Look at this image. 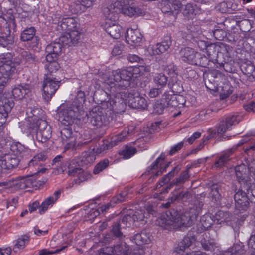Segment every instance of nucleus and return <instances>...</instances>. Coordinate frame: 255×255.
<instances>
[{
  "label": "nucleus",
  "mask_w": 255,
  "mask_h": 255,
  "mask_svg": "<svg viewBox=\"0 0 255 255\" xmlns=\"http://www.w3.org/2000/svg\"><path fill=\"white\" fill-rule=\"evenodd\" d=\"M137 152L135 147L126 146L123 150L119 152V154L124 159H128L134 155Z\"/></svg>",
  "instance_id": "nucleus-55"
},
{
  "label": "nucleus",
  "mask_w": 255,
  "mask_h": 255,
  "mask_svg": "<svg viewBox=\"0 0 255 255\" xmlns=\"http://www.w3.org/2000/svg\"><path fill=\"white\" fill-rule=\"evenodd\" d=\"M15 69V64H0V86L3 88L6 86Z\"/></svg>",
  "instance_id": "nucleus-21"
},
{
  "label": "nucleus",
  "mask_w": 255,
  "mask_h": 255,
  "mask_svg": "<svg viewBox=\"0 0 255 255\" xmlns=\"http://www.w3.org/2000/svg\"><path fill=\"white\" fill-rule=\"evenodd\" d=\"M109 164V161L108 159H105L100 161L96 165L93 170V173L97 174L106 169Z\"/></svg>",
  "instance_id": "nucleus-60"
},
{
  "label": "nucleus",
  "mask_w": 255,
  "mask_h": 255,
  "mask_svg": "<svg viewBox=\"0 0 255 255\" xmlns=\"http://www.w3.org/2000/svg\"><path fill=\"white\" fill-rule=\"evenodd\" d=\"M132 240L138 246L148 244L151 241L150 234L143 230L132 237Z\"/></svg>",
  "instance_id": "nucleus-37"
},
{
  "label": "nucleus",
  "mask_w": 255,
  "mask_h": 255,
  "mask_svg": "<svg viewBox=\"0 0 255 255\" xmlns=\"http://www.w3.org/2000/svg\"><path fill=\"white\" fill-rule=\"evenodd\" d=\"M68 174L70 176L77 177L74 180L76 184H80L81 182L87 180L90 177V174L84 172L81 168H73L69 167Z\"/></svg>",
  "instance_id": "nucleus-32"
},
{
  "label": "nucleus",
  "mask_w": 255,
  "mask_h": 255,
  "mask_svg": "<svg viewBox=\"0 0 255 255\" xmlns=\"http://www.w3.org/2000/svg\"><path fill=\"white\" fill-rule=\"evenodd\" d=\"M62 190L60 189L55 191L53 196L48 197L45 199L39 207V213L43 214L48 209L49 205L52 206L53 204L59 198Z\"/></svg>",
  "instance_id": "nucleus-34"
},
{
  "label": "nucleus",
  "mask_w": 255,
  "mask_h": 255,
  "mask_svg": "<svg viewBox=\"0 0 255 255\" xmlns=\"http://www.w3.org/2000/svg\"><path fill=\"white\" fill-rule=\"evenodd\" d=\"M231 214L228 212H224L223 211H218L213 216L215 223L216 224H221L225 222L229 221L230 219Z\"/></svg>",
  "instance_id": "nucleus-42"
},
{
  "label": "nucleus",
  "mask_w": 255,
  "mask_h": 255,
  "mask_svg": "<svg viewBox=\"0 0 255 255\" xmlns=\"http://www.w3.org/2000/svg\"><path fill=\"white\" fill-rule=\"evenodd\" d=\"M241 120V117L238 114H229L225 115L221 119L218 125V132L223 134L231 130Z\"/></svg>",
  "instance_id": "nucleus-10"
},
{
  "label": "nucleus",
  "mask_w": 255,
  "mask_h": 255,
  "mask_svg": "<svg viewBox=\"0 0 255 255\" xmlns=\"http://www.w3.org/2000/svg\"><path fill=\"white\" fill-rule=\"evenodd\" d=\"M20 161V158L15 154L8 155L4 159L0 160V167L1 169H11L16 168Z\"/></svg>",
  "instance_id": "nucleus-27"
},
{
  "label": "nucleus",
  "mask_w": 255,
  "mask_h": 255,
  "mask_svg": "<svg viewBox=\"0 0 255 255\" xmlns=\"http://www.w3.org/2000/svg\"><path fill=\"white\" fill-rule=\"evenodd\" d=\"M128 102L129 105L134 109L143 110L147 107L146 100L140 96L135 89H128Z\"/></svg>",
  "instance_id": "nucleus-16"
},
{
  "label": "nucleus",
  "mask_w": 255,
  "mask_h": 255,
  "mask_svg": "<svg viewBox=\"0 0 255 255\" xmlns=\"http://www.w3.org/2000/svg\"><path fill=\"white\" fill-rule=\"evenodd\" d=\"M110 110L100 107H95L87 113L88 121L97 128L107 126L112 119Z\"/></svg>",
  "instance_id": "nucleus-5"
},
{
  "label": "nucleus",
  "mask_w": 255,
  "mask_h": 255,
  "mask_svg": "<svg viewBox=\"0 0 255 255\" xmlns=\"http://www.w3.org/2000/svg\"><path fill=\"white\" fill-rule=\"evenodd\" d=\"M48 127L51 128L50 126L48 124L45 120L42 119L38 120L36 124H32V126L30 127V128H32V131H31L30 132L42 131L48 128Z\"/></svg>",
  "instance_id": "nucleus-46"
},
{
  "label": "nucleus",
  "mask_w": 255,
  "mask_h": 255,
  "mask_svg": "<svg viewBox=\"0 0 255 255\" xmlns=\"http://www.w3.org/2000/svg\"><path fill=\"white\" fill-rule=\"evenodd\" d=\"M105 30L114 39L119 38L123 33L122 27L116 23V21H106Z\"/></svg>",
  "instance_id": "nucleus-26"
},
{
  "label": "nucleus",
  "mask_w": 255,
  "mask_h": 255,
  "mask_svg": "<svg viewBox=\"0 0 255 255\" xmlns=\"http://www.w3.org/2000/svg\"><path fill=\"white\" fill-rule=\"evenodd\" d=\"M70 10L73 14H78L84 12L86 9L80 0H77L72 2L70 5Z\"/></svg>",
  "instance_id": "nucleus-50"
},
{
  "label": "nucleus",
  "mask_w": 255,
  "mask_h": 255,
  "mask_svg": "<svg viewBox=\"0 0 255 255\" xmlns=\"http://www.w3.org/2000/svg\"><path fill=\"white\" fill-rule=\"evenodd\" d=\"M127 42L134 46L139 45L142 39V35L138 29H128L125 35Z\"/></svg>",
  "instance_id": "nucleus-25"
},
{
  "label": "nucleus",
  "mask_w": 255,
  "mask_h": 255,
  "mask_svg": "<svg viewBox=\"0 0 255 255\" xmlns=\"http://www.w3.org/2000/svg\"><path fill=\"white\" fill-rule=\"evenodd\" d=\"M52 136L51 128L46 129L42 131H36L35 134L36 140L39 143H44L48 141Z\"/></svg>",
  "instance_id": "nucleus-41"
},
{
  "label": "nucleus",
  "mask_w": 255,
  "mask_h": 255,
  "mask_svg": "<svg viewBox=\"0 0 255 255\" xmlns=\"http://www.w3.org/2000/svg\"><path fill=\"white\" fill-rule=\"evenodd\" d=\"M77 33H73L70 35L63 34L59 39L52 42L47 45L45 48L46 53H53L58 56L61 53L63 46H76L79 38Z\"/></svg>",
  "instance_id": "nucleus-6"
},
{
  "label": "nucleus",
  "mask_w": 255,
  "mask_h": 255,
  "mask_svg": "<svg viewBox=\"0 0 255 255\" xmlns=\"http://www.w3.org/2000/svg\"><path fill=\"white\" fill-rule=\"evenodd\" d=\"M127 0L128 3L122 6L123 8L121 12H123L124 14H127L130 17H131L134 15L137 14L138 9L134 7L129 6V0Z\"/></svg>",
  "instance_id": "nucleus-57"
},
{
  "label": "nucleus",
  "mask_w": 255,
  "mask_h": 255,
  "mask_svg": "<svg viewBox=\"0 0 255 255\" xmlns=\"http://www.w3.org/2000/svg\"><path fill=\"white\" fill-rule=\"evenodd\" d=\"M126 227H128V224L126 225V222H124L123 217L114 222L110 232L105 236V242L110 243L113 240L121 241L124 239L125 235L122 230Z\"/></svg>",
  "instance_id": "nucleus-12"
},
{
  "label": "nucleus",
  "mask_w": 255,
  "mask_h": 255,
  "mask_svg": "<svg viewBox=\"0 0 255 255\" xmlns=\"http://www.w3.org/2000/svg\"><path fill=\"white\" fill-rule=\"evenodd\" d=\"M110 86V98L107 110H110L112 114L114 112L117 113L124 112L127 107V98L128 99V90L127 91L109 85Z\"/></svg>",
  "instance_id": "nucleus-4"
},
{
  "label": "nucleus",
  "mask_w": 255,
  "mask_h": 255,
  "mask_svg": "<svg viewBox=\"0 0 255 255\" xmlns=\"http://www.w3.org/2000/svg\"><path fill=\"white\" fill-rule=\"evenodd\" d=\"M203 205L202 201H197L192 207L185 211H178L174 208L170 209L157 220L158 224L168 230L190 227L197 220Z\"/></svg>",
  "instance_id": "nucleus-1"
},
{
  "label": "nucleus",
  "mask_w": 255,
  "mask_h": 255,
  "mask_svg": "<svg viewBox=\"0 0 255 255\" xmlns=\"http://www.w3.org/2000/svg\"><path fill=\"white\" fill-rule=\"evenodd\" d=\"M47 158L46 155L44 153H40L34 156L33 158L28 162V166H34L40 164L41 162L44 161Z\"/></svg>",
  "instance_id": "nucleus-56"
},
{
  "label": "nucleus",
  "mask_w": 255,
  "mask_h": 255,
  "mask_svg": "<svg viewBox=\"0 0 255 255\" xmlns=\"http://www.w3.org/2000/svg\"><path fill=\"white\" fill-rule=\"evenodd\" d=\"M3 184L15 190L24 189L26 188L37 186V181L33 175L19 176L15 178L9 179L3 182Z\"/></svg>",
  "instance_id": "nucleus-7"
},
{
  "label": "nucleus",
  "mask_w": 255,
  "mask_h": 255,
  "mask_svg": "<svg viewBox=\"0 0 255 255\" xmlns=\"http://www.w3.org/2000/svg\"><path fill=\"white\" fill-rule=\"evenodd\" d=\"M14 42V37L8 29L0 30V45L3 47H8Z\"/></svg>",
  "instance_id": "nucleus-35"
},
{
  "label": "nucleus",
  "mask_w": 255,
  "mask_h": 255,
  "mask_svg": "<svg viewBox=\"0 0 255 255\" xmlns=\"http://www.w3.org/2000/svg\"><path fill=\"white\" fill-rule=\"evenodd\" d=\"M196 51L190 47H185L182 49L180 52L182 60L190 64L191 61L195 54Z\"/></svg>",
  "instance_id": "nucleus-44"
},
{
  "label": "nucleus",
  "mask_w": 255,
  "mask_h": 255,
  "mask_svg": "<svg viewBox=\"0 0 255 255\" xmlns=\"http://www.w3.org/2000/svg\"><path fill=\"white\" fill-rule=\"evenodd\" d=\"M168 78L164 73H156L153 77V82L161 88L165 87L168 83Z\"/></svg>",
  "instance_id": "nucleus-45"
},
{
  "label": "nucleus",
  "mask_w": 255,
  "mask_h": 255,
  "mask_svg": "<svg viewBox=\"0 0 255 255\" xmlns=\"http://www.w3.org/2000/svg\"><path fill=\"white\" fill-rule=\"evenodd\" d=\"M31 93V86L28 84H20L15 86L12 91L15 99L21 100L29 97Z\"/></svg>",
  "instance_id": "nucleus-23"
},
{
  "label": "nucleus",
  "mask_w": 255,
  "mask_h": 255,
  "mask_svg": "<svg viewBox=\"0 0 255 255\" xmlns=\"http://www.w3.org/2000/svg\"><path fill=\"white\" fill-rule=\"evenodd\" d=\"M174 98L171 96L169 94L164 93L162 97L157 100L153 106V113L156 114H162L169 106H174L171 102L172 99Z\"/></svg>",
  "instance_id": "nucleus-18"
},
{
  "label": "nucleus",
  "mask_w": 255,
  "mask_h": 255,
  "mask_svg": "<svg viewBox=\"0 0 255 255\" xmlns=\"http://www.w3.org/2000/svg\"><path fill=\"white\" fill-rule=\"evenodd\" d=\"M126 136L122 131L120 134L116 135L111 138L110 144L112 145V147L116 145L118 143L124 141L126 139Z\"/></svg>",
  "instance_id": "nucleus-63"
},
{
  "label": "nucleus",
  "mask_w": 255,
  "mask_h": 255,
  "mask_svg": "<svg viewBox=\"0 0 255 255\" xmlns=\"http://www.w3.org/2000/svg\"><path fill=\"white\" fill-rule=\"evenodd\" d=\"M136 70L132 68L118 69L112 72L106 71L104 73L100 72L99 75L102 82L127 91L131 86V81L134 78V71Z\"/></svg>",
  "instance_id": "nucleus-2"
},
{
  "label": "nucleus",
  "mask_w": 255,
  "mask_h": 255,
  "mask_svg": "<svg viewBox=\"0 0 255 255\" xmlns=\"http://www.w3.org/2000/svg\"><path fill=\"white\" fill-rule=\"evenodd\" d=\"M200 43L201 44H203V47L202 48L206 49L207 51L209 49H211L212 48L213 49L217 48H218V52H220L227 55V54H229V53L232 50L231 47L222 42L219 43L218 45L217 46H215L214 44H212L207 45L205 41H201Z\"/></svg>",
  "instance_id": "nucleus-38"
},
{
  "label": "nucleus",
  "mask_w": 255,
  "mask_h": 255,
  "mask_svg": "<svg viewBox=\"0 0 255 255\" xmlns=\"http://www.w3.org/2000/svg\"><path fill=\"white\" fill-rule=\"evenodd\" d=\"M123 221L128 227H130L132 223L135 226L140 227L144 225L146 221L145 220L144 212L141 211H136L132 216L127 214L123 216Z\"/></svg>",
  "instance_id": "nucleus-20"
},
{
  "label": "nucleus",
  "mask_w": 255,
  "mask_h": 255,
  "mask_svg": "<svg viewBox=\"0 0 255 255\" xmlns=\"http://www.w3.org/2000/svg\"><path fill=\"white\" fill-rule=\"evenodd\" d=\"M194 12V7L191 3L186 4L183 9V14L185 16L191 17Z\"/></svg>",
  "instance_id": "nucleus-64"
},
{
  "label": "nucleus",
  "mask_w": 255,
  "mask_h": 255,
  "mask_svg": "<svg viewBox=\"0 0 255 255\" xmlns=\"http://www.w3.org/2000/svg\"><path fill=\"white\" fill-rule=\"evenodd\" d=\"M181 169V165H177V166H175L171 171L162 177V178L158 181V184L160 187H161L166 183H168L175 175L178 173Z\"/></svg>",
  "instance_id": "nucleus-40"
},
{
  "label": "nucleus",
  "mask_w": 255,
  "mask_h": 255,
  "mask_svg": "<svg viewBox=\"0 0 255 255\" xmlns=\"http://www.w3.org/2000/svg\"><path fill=\"white\" fill-rule=\"evenodd\" d=\"M129 246L126 243L117 245L114 247H105L101 248L98 255H142V251L129 252Z\"/></svg>",
  "instance_id": "nucleus-8"
},
{
  "label": "nucleus",
  "mask_w": 255,
  "mask_h": 255,
  "mask_svg": "<svg viewBox=\"0 0 255 255\" xmlns=\"http://www.w3.org/2000/svg\"><path fill=\"white\" fill-rule=\"evenodd\" d=\"M171 194L174 202L185 201L188 199L189 193L188 192L181 191L179 189H175Z\"/></svg>",
  "instance_id": "nucleus-47"
},
{
  "label": "nucleus",
  "mask_w": 255,
  "mask_h": 255,
  "mask_svg": "<svg viewBox=\"0 0 255 255\" xmlns=\"http://www.w3.org/2000/svg\"><path fill=\"white\" fill-rule=\"evenodd\" d=\"M13 59V55L11 53L2 54L0 55V64H15Z\"/></svg>",
  "instance_id": "nucleus-62"
},
{
  "label": "nucleus",
  "mask_w": 255,
  "mask_h": 255,
  "mask_svg": "<svg viewBox=\"0 0 255 255\" xmlns=\"http://www.w3.org/2000/svg\"><path fill=\"white\" fill-rule=\"evenodd\" d=\"M245 252L243 243L239 242L234 244L228 251H225L223 255H243Z\"/></svg>",
  "instance_id": "nucleus-39"
},
{
  "label": "nucleus",
  "mask_w": 255,
  "mask_h": 255,
  "mask_svg": "<svg viewBox=\"0 0 255 255\" xmlns=\"http://www.w3.org/2000/svg\"><path fill=\"white\" fill-rule=\"evenodd\" d=\"M240 69L245 75L250 77V74L253 73L255 69V66L251 61H246L242 63Z\"/></svg>",
  "instance_id": "nucleus-51"
},
{
  "label": "nucleus",
  "mask_w": 255,
  "mask_h": 255,
  "mask_svg": "<svg viewBox=\"0 0 255 255\" xmlns=\"http://www.w3.org/2000/svg\"><path fill=\"white\" fill-rule=\"evenodd\" d=\"M213 36L218 40H224L227 36V32L220 27L212 30Z\"/></svg>",
  "instance_id": "nucleus-58"
},
{
  "label": "nucleus",
  "mask_w": 255,
  "mask_h": 255,
  "mask_svg": "<svg viewBox=\"0 0 255 255\" xmlns=\"http://www.w3.org/2000/svg\"><path fill=\"white\" fill-rule=\"evenodd\" d=\"M200 242L202 247L207 251L213 252L218 247L217 244L215 240L210 238L209 232H205L202 235V238Z\"/></svg>",
  "instance_id": "nucleus-33"
},
{
  "label": "nucleus",
  "mask_w": 255,
  "mask_h": 255,
  "mask_svg": "<svg viewBox=\"0 0 255 255\" xmlns=\"http://www.w3.org/2000/svg\"><path fill=\"white\" fill-rule=\"evenodd\" d=\"M245 191L242 188L234 195L235 208L240 212L246 211L249 205V199Z\"/></svg>",
  "instance_id": "nucleus-22"
},
{
  "label": "nucleus",
  "mask_w": 255,
  "mask_h": 255,
  "mask_svg": "<svg viewBox=\"0 0 255 255\" xmlns=\"http://www.w3.org/2000/svg\"><path fill=\"white\" fill-rule=\"evenodd\" d=\"M209 196L217 205L222 199V194L225 190V184L223 183H213L209 187Z\"/></svg>",
  "instance_id": "nucleus-24"
},
{
  "label": "nucleus",
  "mask_w": 255,
  "mask_h": 255,
  "mask_svg": "<svg viewBox=\"0 0 255 255\" xmlns=\"http://www.w3.org/2000/svg\"><path fill=\"white\" fill-rule=\"evenodd\" d=\"M220 7L222 9L223 13H230L236 11L237 9V5L232 1H224L220 3Z\"/></svg>",
  "instance_id": "nucleus-53"
},
{
  "label": "nucleus",
  "mask_w": 255,
  "mask_h": 255,
  "mask_svg": "<svg viewBox=\"0 0 255 255\" xmlns=\"http://www.w3.org/2000/svg\"><path fill=\"white\" fill-rule=\"evenodd\" d=\"M128 198V192L127 190L122 191L116 196L113 197L110 202L107 204L102 206L99 209L102 212H106L111 207L115 204L126 201Z\"/></svg>",
  "instance_id": "nucleus-29"
},
{
  "label": "nucleus",
  "mask_w": 255,
  "mask_h": 255,
  "mask_svg": "<svg viewBox=\"0 0 255 255\" xmlns=\"http://www.w3.org/2000/svg\"><path fill=\"white\" fill-rule=\"evenodd\" d=\"M20 57L28 63H35L38 62L37 57L29 51L21 50Z\"/></svg>",
  "instance_id": "nucleus-49"
},
{
  "label": "nucleus",
  "mask_w": 255,
  "mask_h": 255,
  "mask_svg": "<svg viewBox=\"0 0 255 255\" xmlns=\"http://www.w3.org/2000/svg\"><path fill=\"white\" fill-rule=\"evenodd\" d=\"M201 223L204 228L208 229L215 223L213 216L212 217L209 214H206L203 216L200 220Z\"/></svg>",
  "instance_id": "nucleus-59"
},
{
  "label": "nucleus",
  "mask_w": 255,
  "mask_h": 255,
  "mask_svg": "<svg viewBox=\"0 0 255 255\" xmlns=\"http://www.w3.org/2000/svg\"><path fill=\"white\" fill-rule=\"evenodd\" d=\"M11 150L13 152L14 154L20 158H26L30 153V150L29 148H26L19 142L13 143L11 146Z\"/></svg>",
  "instance_id": "nucleus-36"
},
{
  "label": "nucleus",
  "mask_w": 255,
  "mask_h": 255,
  "mask_svg": "<svg viewBox=\"0 0 255 255\" xmlns=\"http://www.w3.org/2000/svg\"><path fill=\"white\" fill-rule=\"evenodd\" d=\"M45 68L47 71V73L45 74V76L49 77L50 75H52V76L59 78L57 73L59 70L60 66L57 62L45 63Z\"/></svg>",
  "instance_id": "nucleus-43"
},
{
  "label": "nucleus",
  "mask_w": 255,
  "mask_h": 255,
  "mask_svg": "<svg viewBox=\"0 0 255 255\" xmlns=\"http://www.w3.org/2000/svg\"><path fill=\"white\" fill-rule=\"evenodd\" d=\"M78 24L76 20L72 17L62 18L60 22V27L58 28V30L65 31L64 34L70 35L73 33H77L79 37L77 41L78 44L81 39V34L77 30Z\"/></svg>",
  "instance_id": "nucleus-17"
},
{
  "label": "nucleus",
  "mask_w": 255,
  "mask_h": 255,
  "mask_svg": "<svg viewBox=\"0 0 255 255\" xmlns=\"http://www.w3.org/2000/svg\"><path fill=\"white\" fill-rule=\"evenodd\" d=\"M189 178V170L187 169L183 171L178 178L173 180V184H177L178 185L183 184L188 180Z\"/></svg>",
  "instance_id": "nucleus-61"
},
{
  "label": "nucleus",
  "mask_w": 255,
  "mask_h": 255,
  "mask_svg": "<svg viewBox=\"0 0 255 255\" xmlns=\"http://www.w3.org/2000/svg\"><path fill=\"white\" fill-rule=\"evenodd\" d=\"M60 78L50 75L49 77L45 76L43 84V97L45 101H49L58 89L60 83Z\"/></svg>",
  "instance_id": "nucleus-11"
},
{
  "label": "nucleus",
  "mask_w": 255,
  "mask_h": 255,
  "mask_svg": "<svg viewBox=\"0 0 255 255\" xmlns=\"http://www.w3.org/2000/svg\"><path fill=\"white\" fill-rule=\"evenodd\" d=\"M110 95L103 89H98L95 91L93 95V99L94 101L98 105L97 106L103 108H107L109 102Z\"/></svg>",
  "instance_id": "nucleus-31"
},
{
  "label": "nucleus",
  "mask_w": 255,
  "mask_h": 255,
  "mask_svg": "<svg viewBox=\"0 0 255 255\" xmlns=\"http://www.w3.org/2000/svg\"><path fill=\"white\" fill-rule=\"evenodd\" d=\"M63 157L61 155L56 156L52 160V165L53 168L56 169L59 172H63L66 170V166L61 159Z\"/></svg>",
  "instance_id": "nucleus-52"
},
{
  "label": "nucleus",
  "mask_w": 255,
  "mask_h": 255,
  "mask_svg": "<svg viewBox=\"0 0 255 255\" xmlns=\"http://www.w3.org/2000/svg\"><path fill=\"white\" fill-rule=\"evenodd\" d=\"M3 87L0 86V127L6 121L8 114L14 106V102L12 98H7L1 94Z\"/></svg>",
  "instance_id": "nucleus-13"
},
{
  "label": "nucleus",
  "mask_w": 255,
  "mask_h": 255,
  "mask_svg": "<svg viewBox=\"0 0 255 255\" xmlns=\"http://www.w3.org/2000/svg\"><path fill=\"white\" fill-rule=\"evenodd\" d=\"M87 113L76 101L72 103L63 105L59 113V120L65 126H71L73 124L82 125L88 122Z\"/></svg>",
  "instance_id": "nucleus-3"
},
{
  "label": "nucleus",
  "mask_w": 255,
  "mask_h": 255,
  "mask_svg": "<svg viewBox=\"0 0 255 255\" xmlns=\"http://www.w3.org/2000/svg\"><path fill=\"white\" fill-rule=\"evenodd\" d=\"M195 236L188 234L185 236L181 242H180L176 248L177 254L175 255H191V254L184 253L181 254L180 252H183L186 248H189L196 241ZM194 255H208L205 253L197 252Z\"/></svg>",
  "instance_id": "nucleus-19"
},
{
  "label": "nucleus",
  "mask_w": 255,
  "mask_h": 255,
  "mask_svg": "<svg viewBox=\"0 0 255 255\" xmlns=\"http://www.w3.org/2000/svg\"><path fill=\"white\" fill-rule=\"evenodd\" d=\"M63 128L61 131V140L64 144L67 142V140L72 137V129L71 126H66Z\"/></svg>",
  "instance_id": "nucleus-54"
},
{
  "label": "nucleus",
  "mask_w": 255,
  "mask_h": 255,
  "mask_svg": "<svg viewBox=\"0 0 255 255\" xmlns=\"http://www.w3.org/2000/svg\"><path fill=\"white\" fill-rule=\"evenodd\" d=\"M172 43L171 37L164 36L162 41L152 47V54L159 55L168 51Z\"/></svg>",
  "instance_id": "nucleus-28"
},
{
  "label": "nucleus",
  "mask_w": 255,
  "mask_h": 255,
  "mask_svg": "<svg viewBox=\"0 0 255 255\" xmlns=\"http://www.w3.org/2000/svg\"><path fill=\"white\" fill-rule=\"evenodd\" d=\"M128 198V192L127 190L122 191L116 196L113 197L110 202L107 204L102 206L99 209L102 212H106L111 207L115 204L126 201Z\"/></svg>",
  "instance_id": "nucleus-30"
},
{
  "label": "nucleus",
  "mask_w": 255,
  "mask_h": 255,
  "mask_svg": "<svg viewBox=\"0 0 255 255\" xmlns=\"http://www.w3.org/2000/svg\"><path fill=\"white\" fill-rule=\"evenodd\" d=\"M235 174L241 188L248 192L251 187L252 181L249 177V168L244 164L237 166L235 169Z\"/></svg>",
  "instance_id": "nucleus-14"
},
{
  "label": "nucleus",
  "mask_w": 255,
  "mask_h": 255,
  "mask_svg": "<svg viewBox=\"0 0 255 255\" xmlns=\"http://www.w3.org/2000/svg\"><path fill=\"white\" fill-rule=\"evenodd\" d=\"M230 160V153H225L216 158L214 168H221L225 166Z\"/></svg>",
  "instance_id": "nucleus-48"
},
{
  "label": "nucleus",
  "mask_w": 255,
  "mask_h": 255,
  "mask_svg": "<svg viewBox=\"0 0 255 255\" xmlns=\"http://www.w3.org/2000/svg\"><path fill=\"white\" fill-rule=\"evenodd\" d=\"M127 3V0H116L104 7L102 9V13L106 18V21H115L118 20V14L121 12L122 6Z\"/></svg>",
  "instance_id": "nucleus-9"
},
{
  "label": "nucleus",
  "mask_w": 255,
  "mask_h": 255,
  "mask_svg": "<svg viewBox=\"0 0 255 255\" xmlns=\"http://www.w3.org/2000/svg\"><path fill=\"white\" fill-rule=\"evenodd\" d=\"M36 30L33 26L26 27L20 34V39L22 42H29L30 47L34 50L38 47L40 38L36 35Z\"/></svg>",
  "instance_id": "nucleus-15"
}]
</instances>
